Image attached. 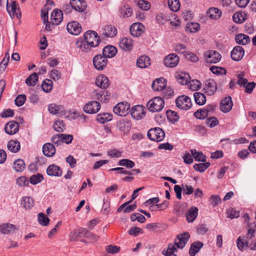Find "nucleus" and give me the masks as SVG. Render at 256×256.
Here are the masks:
<instances>
[{"mask_svg":"<svg viewBox=\"0 0 256 256\" xmlns=\"http://www.w3.org/2000/svg\"><path fill=\"white\" fill-rule=\"evenodd\" d=\"M203 246V243L196 241L194 242L190 247L189 254L190 256H194L198 253L200 249Z\"/></svg>","mask_w":256,"mask_h":256,"instance_id":"34","label":"nucleus"},{"mask_svg":"<svg viewBox=\"0 0 256 256\" xmlns=\"http://www.w3.org/2000/svg\"><path fill=\"white\" fill-rule=\"evenodd\" d=\"M7 147L10 151L16 153L20 150V145L17 140H10L8 142Z\"/></svg>","mask_w":256,"mask_h":256,"instance_id":"36","label":"nucleus"},{"mask_svg":"<svg viewBox=\"0 0 256 256\" xmlns=\"http://www.w3.org/2000/svg\"><path fill=\"white\" fill-rule=\"evenodd\" d=\"M18 124L15 121H10L8 122L4 128L5 132L10 135L16 134L18 130Z\"/></svg>","mask_w":256,"mask_h":256,"instance_id":"23","label":"nucleus"},{"mask_svg":"<svg viewBox=\"0 0 256 256\" xmlns=\"http://www.w3.org/2000/svg\"><path fill=\"white\" fill-rule=\"evenodd\" d=\"M65 117L70 120H74L78 117H80L84 120L86 118V116L84 114H80L77 112L72 110L65 112Z\"/></svg>","mask_w":256,"mask_h":256,"instance_id":"38","label":"nucleus"},{"mask_svg":"<svg viewBox=\"0 0 256 256\" xmlns=\"http://www.w3.org/2000/svg\"><path fill=\"white\" fill-rule=\"evenodd\" d=\"M210 162L196 164L194 166V169L200 172H204L210 166Z\"/></svg>","mask_w":256,"mask_h":256,"instance_id":"54","label":"nucleus"},{"mask_svg":"<svg viewBox=\"0 0 256 256\" xmlns=\"http://www.w3.org/2000/svg\"><path fill=\"white\" fill-rule=\"evenodd\" d=\"M112 118V116L109 113H102L97 115V120L101 123L104 124L108 121H110Z\"/></svg>","mask_w":256,"mask_h":256,"instance_id":"42","label":"nucleus"},{"mask_svg":"<svg viewBox=\"0 0 256 256\" xmlns=\"http://www.w3.org/2000/svg\"><path fill=\"white\" fill-rule=\"evenodd\" d=\"M144 27L140 22L133 24L130 28V34L134 37L140 36L144 32Z\"/></svg>","mask_w":256,"mask_h":256,"instance_id":"15","label":"nucleus"},{"mask_svg":"<svg viewBox=\"0 0 256 256\" xmlns=\"http://www.w3.org/2000/svg\"><path fill=\"white\" fill-rule=\"evenodd\" d=\"M232 98L228 96L222 100L220 103V110L223 112L227 113L232 110Z\"/></svg>","mask_w":256,"mask_h":256,"instance_id":"14","label":"nucleus"},{"mask_svg":"<svg viewBox=\"0 0 256 256\" xmlns=\"http://www.w3.org/2000/svg\"><path fill=\"white\" fill-rule=\"evenodd\" d=\"M44 180L43 176L40 174H37L32 176L30 178V182L34 185Z\"/></svg>","mask_w":256,"mask_h":256,"instance_id":"52","label":"nucleus"},{"mask_svg":"<svg viewBox=\"0 0 256 256\" xmlns=\"http://www.w3.org/2000/svg\"><path fill=\"white\" fill-rule=\"evenodd\" d=\"M20 204L25 210H30L34 206V200L30 196H24L21 199Z\"/></svg>","mask_w":256,"mask_h":256,"instance_id":"24","label":"nucleus"},{"mask_svg":"<svg viewBox=\"0 0 256 256\" xmlns=\"http://www.w3.org/2000/svg\"><path fill=\"white\" fill-rule=\"evenodd\" d=\"M138 6H140V9L144 10H148L150 8V2L144 0H139L138 2Z\"/></svg>","mask_w":256,"mask_h":256,"instance_id":"63","label":"nucleus"},{"mask_svg":"<svg viewBox=\"0 0 256 256\" xmlns=\"http://www.w3.org/2000/svg\"><path fill=\"white\" fill-rule=\"evenodd\" d=\"M164 106V100L160 96H156L152 98L146 104L148 109L153 112H160L163 109Z\"/></svg>","mask_w":256,"mask_h":256,"instance_id":"3","label":"nucleus"},{"mask_svg":"<svg viewBox=\"0 0 256 256\" xmlns=\"http://www.w3.org/2000/svg\"><path fill=\"white\" fill-rule=\"evenodd\" d=\"M136 65L140 68H147L150 65V60L146 56H142L137 60Z\"/></svg>","mask_w":256,"mask_h":256,"instance_id":"29","label":"nucleus"},{"mask_svg":"<svg viewBox=\"0 0 256 256\" xmlns=\"http://www.w3.org/2000/svg\"><path fill=\"white\" fill-rule=\"evenodd\" d=\"M130 107V104L128 102H119L114 106L113 111L116 115L124 116L129 113Z\"/></svg>","mask_w":256,"mask_h":256,"instance_id":"5","label":"nucleus"},{"mask_svg":"<svg viewBox=\"0 0 256 256\" xmlns=\"http://www.w3.org/2000/svg\"><path fill=\"white\" fill-rule=\"evenodd\" d=\"M100 108V102L97 101H91L86 103L84 106V110L87 114H96Z\"/></svg>","mask_w":256,"mask_h":256,"instance_id":"11","label":"nucleus"},{"mask_svg":"<svg viewBox=\"0 0 256 256\" xmlns=\"http://www.w3.org/2000/svg\"><path fill=\"white\" fill-rule=\"evenodd\" d=\"M96 84L101 88H106L109 86L108 78L104 75L98 76L96 80Z\"/></svg>","mask_w":256,"mask_h":256,"instance_id":"30","label":"nucleus"},{"mask_svg":"<svg viewBox=\"0 0 256 256\" xmlns=\"http://www.w3.org/2000/svg\"><path fill=\"white\" fill-rule=\"evenodd\" d=\"M46 172L50 176H60L62 175V170L58 166L55 164H51L48 167Z\"/></svg>","mask_w":256,"mask_h":256,"instance_id":"25","label":"nucleus"},{"mask_svg":"<svg viewBox=\"0 0 256 256\" xmlns=\"http://www.w3.org/2000/svg\"><path fill=\"white\" fill-rule=\"evenodd\" d=\"M190 152L192 156L196 161L205 162L206 157L202 152H197L196 150H191Z\"/></svg>","mask_w":256,"mask_h":256,"instance_id":"46","label":"nucleus"},{"mask_svg":"<svg viewBox=\"0 0 256 256\" xmlns=\"http://www.w3.org/2000/svg\"><path fill=\"white\" fill-rule=\"evenodd\" d=\"M38 81V76L36 73L34 72L26 80V82L29 86H34Z\"/></svg>","mask_w":256,"mask_h":256,"instance_id":"50","label":"nucleus"},{"mask_svg":"<svg viewBox=\"0 0 256 256\" xmlns=\"http://www.w3.org/2000/svg\"><path fill=\"white\" fill-rule=\"evenodd\" d=\"M204 58L206 62L210 64L218 62L221 59L220 54L214 50H208L204 54Z\"/></svg>","mask_w":256,"mask_h":256,"instance_id":"9","label":"nucleus"},{"mask_svg":"<svg viewBox=\"0 0 256 256\" xmlns=\"http://www.w3.org/2000/svg\"><path fill=\"white\" fill-rule=\"evenodd\" d=\"M235 40L237 44L244 45L250 41V38L248 35L240 34L236 36Z\"/></svg>","mask_w":256,"mask_h":256,"instance_id":"37","label":"nucleus"},{"mask_svg":"<svg viewBox=\"0 0 256 256\" xmlns=\"http://www.w3.org/2000/svg\"><path fill=\"white\" fill-rule=\"evenodd\" d=\"M207 15L211 19L218 20L220 17L222 12L217 8H211L208 10Z\"/></svg>","mask_w":256,"mask_h":256,"instance_id":"39","label":"nucleus"},{"mask_svg":"<svg viewBox=\"0 0 256 256\" xmlns=\"http://www.w3.org/2000/svg\"><path fill=\"white\" fill-rule=\"evenodd\" d=\"M250 242L248 240H244V237L242 238L240 236L238 237L236 240V244L238 248L241 251H243L245 247H248Z\"/></svg>","mask_w":256,"mask_h":256,"instance_id":"49","label":"nucleus"},{"mask_svg":"<svg viewBox=\"0 0 256 256\" xmlns=\"http://www.w3.org/2000/svg\"><path fill=\"white\" fill-rule=\"evenodd\" d=\"M176 106L182 110H188L192 106L190 98L188 96H181L176 100Z\"/></svg>","mask_w":256,"mask_h":256,"instance_id":"6","label":"nucleus"},{"mask_svg":"<svg viewBox=\"0 0 256 256\" xmlns=\"http://www.w3.org/2000/svg\"><path fill=\"white\" fill-rule=\"evenodd\" d=\"M200 29V26L197 22L187 23L186 26V30L190 33H194L198 32Z\"/></svg>","mask_w":256,"mask_h":256,"instance_id":"45","label":"nucleus"},{"mask_svg":"<svg viewBox=\"0 0 256 256\" xmlns=\"http://www.w3.org/2000/svg\"><path fill=\"white\" fill-rule=\"evenodd\" d=\"M52 142L56 146H60L64 142V134H60L54 135L52 138Z\"/></svg>","mask_w":256,"mask_h":256,"instance_id":"56","label":"nucleus"},{"mask_svg":"<svg viewBox=\"0 0 256 256\" xmlns=\"http://www.w3.org/2000/svg\"><path fill=\"white\" fill-rule=\"evenodd\" d=\"M117 126L119 130L125 134L128 133L131 128L130 123L124 120L118 121Z\"/></svg>","mask_w":256,"mask_h":256,"instance_id":"35","label":"nucleus"},{"mask_svg":"<svg viewBox=\"0 0 256 256\" xmlns=\"http://www.w3.org/2000/svg\"><path fill=\"white\" fill-rule=\"evenodd\" d=\"M26 100V96L24 94L18 96L15 99V104L18 106H22Z\"/></svg>","mask_w":256,"mask_h":256,"instance_id":"64","label":"nucleus"},{"mask_svg":"<svg viewBox=\"0 0 256 256\" xmlns=\"http://www.w3.org/2000/svg\"><path fill=\"white\" fill-rule=\"evenodd\" d=\"M152 87L155 91H162L166 87V80L163 78H157L153 82Z\"/></svg>","mask_w":256,"mask_h":256,"instance_id":"26","label":"nucleus"},{"mask_svg":"<svg viewBox=\"0 0 256 256\" xmlns=\"http://www.w3.org/2000/svg\"><path fill=\"white\" fill-rule=\"evenodd\" d=\"M198 214V208L195 206L191 207L188 210L186 214V220L189 222H194Z\"/></svg>","mask_w":256,"mask_h":256,"instance_id":"33","label":"nucleus"},{"mask_svg":"<svg viewBox=\"0 0 256 256\" xmlns=\"http://www.w3.org/2000/svg\"><path fill=\"white\" fill-rule=\"evenodd\" d=\"M93 96L94 98L103 102H107L110 98V95L106 90H95L93 92Z\"/></svg>","mask_w":256,"mask_h":256,"instance_id":"16","label":"nucleus"},{"mask_svg":"<svg viewBox=\"0 0 256 256\" xmlns=\"http://www.w3.org/2000/svg\"><path fill=\"white\" fill-rule=\"evenodd\" d=\"M119 45L120 48L125 51H130L133 48L132 40L128 38H122L119 42Z\"/></svg>","mask_w":256,"mask_h":256,"instance_id":"27","label":"nucleus"},{"mask_svg":"<svg viewBox=\"0 0 256 256\" xmlns=\"http://www.w3.org/2000/svg\"><path fill=\"white\" fill-rule=\"evenodd\" d=\"M42 152L46 156L52 157L56 153V148L52 144L47 143L43 146Z\"/></svg>","mask_w":256,"mask_h":256,"instance_id":"31","label":"nucleus"},{"mask_svg":"<svg viewBox=\"0 0 256 256\" xmlns=\"http://www.w3.org/2000/svg\"><path fill=\"white\" fill-rule=\"evenodd\" d=\"M132 116L135 120H138L145 116L144 108L140 105L135 106L130 110Z\"/></svg>","mask_w":256,"mask_h":256,"instance_id":"13","label":"nucleus"},{"mask_svg":"<svg viewBox=\"0 0 256 256\" xmlns=\"http://www.w3.org/2000/svg\"><path fill=\"white\" fill-rule=\"evenodd\" d=\"M166 115L168 118L172 122H175L178 120L179 116L177 113L171 110L166 111Z\"/></svg>","mask_w":256,"mask_h":256,"instance_id":"55","label":"nucleus"},{"mask_svg":"<svg viewBox=\"0 0 256 256\" xmlns=\"http://www.w3.org/2000/svg\"><path fill=\"white\" fill-rule=\"evenodd\" d=\"M102 34L106 38H114L117 34L116 28L112 25L105 26L102 28Z\"/></svg>","mask_w":256,"mask_h":256,"instance_id":"20","label":"nucleus"},{"mask_svg":"<svg viewBox=\"0 0 256 256\" xmlns=\"http://www.w3.org/2000/svg\"><path fill=\"white\" fill-rule=\"evenodd\" d=\"M180 60L178 56L176 54H171L164 58V64L169 68H174L176 66Z\"/></svg>","mask_w":256,"mask_h":256,"instance_id":"10","label":"nucleus"},{"mask_svg":"<svg viewBox=\"0 0 256 256\" xmlns=\"http://www.w3.org/2000/svg\"><path fill=\"white\" fill-rule=\"evenodd\" d=\"M118 165L126 166L127 168H132L134 166V162L128 159H122L119 161Z\"/></svg>","mask_w":256,"mask_h":256,"instance_id":"57","label":"nucleus"},{"mask_svg":"<svg viewBox=\"0 0 256 256\" xmlns=\"http://www.w3.org/2000/svg\"><path fill=\"white\" fill-rule=\"evenodd\" d=\"M13 168L17 172L23 171L25 168V164L24 160L21 159H18L14 161Z\"/></svg>","mask_w":256,"mask_h":256,"instance_id":"48","label":"nucleus"},{"mask_svg":"<svg viewBox=\"0 0 256 256\" xmlns=\"http://www.w3.org/2000/svg\"><path fill=\"white\" fill-rule=\"evenodd\" d=\"M17 230L16 227L11 224H4L0 226V232L4 234H10L14 232Z\"/></svg>","mask_w":256,"mask_h":256,"instance_id":"32","label":"nucleus"},{"mask_svg":"<svg viewBox=\"0 0 256 256\" xmlns=\"http://www.w3.org/2000/svg\"><path fill=\"white\" fill-rule=\"evenodd\" d=\"M163 96L166 98H170L174 96V92L170 88H165L163 90Z\"/></svg>","mask_w":256,"mask_h":256,"instance_id":"62","label":"nucleus"},{"mask_svg":"<svg viewBox=\"0 0 256 256\" xmlns=\"http://www.w3.org/2000/svg\"><path fill=\"white\" fill-rule=\"evenodd\" d=\"M195 102L196 104L202 106L206 102V97L202 93L196 92L194 94Z\"/></svg>","mask_w":256,"mask_h":256,"instance_id":"43","label":"nucleus"},{"mask_svg":"<svg viewBox=\"0 0 256 256\" xmlns=\"http://www.w3.org/2000/svg\"><path fill=\"white\" fill-rule=\"evenodd\" d=\"M100 42V38L98 34L93 30H88L84 34V40L76 42V48L83 52H88L98 47Z\"/></svg>","mask_w":256,"mask_h":256,"instance_id":"1","label":"nucleus"},{"mask_svg":"<svg viewBox=\"0 0 256 256\" xmlns=\"http://www.w3.org/2000/svg\"><path fill=\"white\" fill-rule=\"evenodd\" d=\"M210 70L213 74H226V70L222 67L212 66L210 68Z\"/></svg>","mask_w":256,"mask_h":256,"instance_id":"60","label":"nucleus"},{"mask_svg":"<svg viewBox=\"0 0 256 256\" xmlns=\"http://www.w3.org/2000/svg\"><path fill=\"white\" fill-rule=\"evenodd\" d=\"M168 4L170 10L174 12H178L180 8V4L179 0H168Z\"/></svg>","mask_w":256,"mask_h":256,"instance_id":"47","label":"nucleus"},{"mask_svg":"<svg viewBox=\"0 0 256 256\" xmlns=\"http://www.w3.org/2000/svg\"><path fill=\"white\" fill-rule=\"evenodd\" d=\"M54 128L58 132H62L64 130V123L62 120H56L54 124Z\"/></svg>","mask_w":256,"mask_h":256,"instance_id":"61","label":"nucleus"},{"mask_svg":"<svg viewBox=\"0 0 256 256\" xmlns=\"http://www.w3.org/2000/svg\"><path fill=\"white\" fill-rule=\"evenodd\" d=\"M190 238V234L188 232H184L182 234H178L176 238L174 240V244H169L167 249L164 250L162 254L165 256H176L174 254L177 252V248L182 249Z\"/></svg>","mask_w":256,"mask_h":256,"instance_id":"2","label":"nucleus"},{"mask_svg":"<svg viewBox=\"0 0 256 256\" xmlns=\"http://www.w3.org/2000/svg\"><path fill=\"white\" fill-rule=\"evenodd\" d=\"M116 53V48L112 46H107L102 50V56H105L106 58L114 57Z\"/></svg>","mask_w":256,"mask_h":256,"instance_id":"28","label":"nucleus"},{"mask_svg":"<svg viewBox=\"0 0 256 256\" xmlns=\"http://www.w3.org/2000/svg\"><path fill=\"white\" fill-rule=\"evenodd\" d=\"M217 84L212 79L208 80L205 83L204 90L208 96H212L217 90Z\"/></svg>","mask_w":256,"mask_h":256,"instance_id":"12","label":"nucleus"},{"mask_svg":"<svg viewBox=\"0 0 256 256\" xmlns=\"http://www.w3.org/2000/svg\"><path fill=\"white\" fill-rule=\"evenodd\" d=\"M66 30L70 34L77 36L81 32L82 27L79 23L74 21L67 24Z\"/></svg>","mask_w":256,"mask_h":256,"instance_id":"17","label":"nucleus"},{"mask_svg":"<svg viewBox=\"0 0 256 256\" xmlns=\"http://www.w3.org/2000/svg\"><path fill=\"white\" fill-rule=\"evenodd\" d=\"M52 82L50 80H44L42 84V90L46 92H50L52 88Z\"/></svg>","mask_w":256,"mask_h":256,"instance_id":"51","label":"nucleus"},{"mask_svg":"<svg viewBox=\"0 0 256 256\" xmlns=\"http://www.w3.org/2000/svg\"><path fill=\"white\" fill-rule=\"evenodd\" d=\"M190 88L192 90L195 91L199 90L201 86V82L198 80H190Z\"/></svg>","mask_w":256,"mask_h":256,"instance_id":"59","label":"nucleus"},{"mask_svg":"<svg viewBox=\"0 0 256 256\" xmlns=\"http://www.w3.org/2000/svg\"><path fill=\"white\" fill-rule=\"evenodd\" d=\"M48 110L52 114H60L63 112L64 108L62 106L51 104L48 107Z\"/></svg>","mask_w":256,"mask_h":256,"instance_id":"40","label":"nucleus"},{"mask_svg":"<svg viewBox=\"0 0 256 256\" xmlns=\"http://www.w3.org/2000/svg\"><path fill=\"white\" fill-rule=\"evenodd\" d=\"M233 20L236 23H242L246 20V14L242 12H236L232 16Z\"/></svg>","mask_w":256,"mask_h":256,"instance_id":"53","label":"nucleus"},{"mask_svg":"<svg viewBox=\"0 0 256 256\" xmlns=\"http://www.w3.org/2000/svg\"><path fill=\"white\" fill-rule=\"evenodd\" d=\"M86 228H80L72 231L68 236L69 240L70 242L76 241L77 238L84 236Z\"/></svg>","mask_w":256,"mask_h":256,"instance_id":"19","label":"nucleus"},{"mask_svg":"<svg viewBox=\"0 0 256 256\" xmlns=\"http://www.w3.org/2000/svg\"><path fill=\"white\" fill-rule=\"evenodd\" d=\"M6 9L12 18H16L20 19L21 18L18 4L16 1H12L10 6H8V2H7Z\"/></svg>","mask_w":256,"mask_h":256,"instance_id":"7","label":"nucleus"},{"mask_svg":"<svg viewBox=\"0 0 256 256\" xmlns=\"http://www.w3.org/2000/svg\"><path fill=\"white\" fill-rule=\"evenodd\" d=\"M244 50L241 46H236L231 52L232 58L236 62L240 60L244 56Z\"/></svg>","mask_w":256,"mask_h":256,"instance_id":"18","label":"nucleus"},{"mask_svg":"<svg viewBox=\"0 0 256 256\" xmlns=\"http://www.w3.org/2000/svg\"><path fill=\"white\" fill-rule=\"evenodd\" d=\"M63 20V13L61 10H54L50 16V20L54 24H60Z\"/></svg>","mask_w":256,"mask_h":256,"instance_id":"21","label":"nucleus"},{"mask_svg":"<svg viewBox=\"0 0 256 256\" xmlns=\"http://www.w3.org/2000/svg\"><path fill=\"white\" fill-rule=\"evenodd\" d=\"M194 116L197 118L203 120L208 116V114L206 108H202L196 112L194 113Z\"/></svg>","mask_w":256,"mask_h":256,"instance_id":"58","label":"nucleus"},{"mask_svg":"<svg viewBox=\"0 0 256 256\" xmlns=\"http://www.w3.org/2000/svg\"><path fill=\"white\" fill-rule=\"evenodd\" d=\"M37 216L38 222L40 226H46L49 224L50 220L44 213L39 212Z\"/></svg>","mask_w":256,"mask_h":256,"instance_id":"41","label":"nucleus"},{"mask_svg":"<svg viewBox=\"0 0 256 256\" xmlns=\"http://www.w3.org/2000/svg\"><path fill=\"white\" fill-rule=\"evenodd\" d=\"M107 63V58L102 55L97 54L93 58L94 66L99 70H102L106 66Z\"/></svg>","mask_w":256,"mask_h":256,"instance_id":"8","label":"nucleus"},{"mask_svg":"<svg viewBox=\"0 0 256 256\" xmlns=\"http://www.w3.org/2000/svg\"><path fill=\"white\" fill-rule=\"evenodd\" d=\"M70 4L76 10L82 12L86 9V4L84 0H70Z\"/></svg>","mask_w":256,"mask_h":256,"instance_id":"22","label":"nucleus"},{"mask_svg":"<svg viewBox=\"0 0 256 256\" xmlns=\"http://www.w3.org/2000/svg\"><path fill=\"white\" fill-rule=\"evenodd\" d=\"M148 137L152 140L160 142L165 136V133L163 130L160 128H151L147 134Z\"/></svg>","mask_w":256,"mask_h":256,"instance_id":"4","label":"nucleus"},{"mask_svg":"<svg viewBox=\"0 0 256 256\" xmlns=\"http://www.w3.org/2000/svg\"><path fill=\"white\" fill-rule=\"evenodd\" d=\"M178 82L182 84H187L190 80V76L188 74L184 72H182L176 76Z\"/></svg>","mask_w":256,"mask_h":256,"instance_id":"44","label":"nucleus"}]
</instances>
